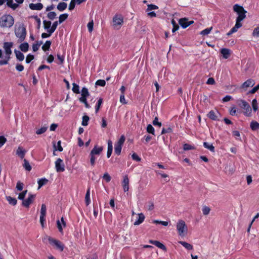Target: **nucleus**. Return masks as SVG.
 I'll list each match as a JSON object with an SVG mask.
<instances>
[{
    "instance_id": "1",
    "label": "nucleus",
    "mask_w": 259,
    "mask_h": 259,
    "mask_svg": "<svg viewBox=\"0 0 259 259\" xmlns=\"http://www.w3.org/2000/svg\"><path fill=\"white\" fill-rule=\"evenodd\" d=\"M233 9L237 14L238 16L236 19L235 26L227 34L228 36L237 32L238 29L242 27V24L241 22L246 18V14L247 13V11L242 6L238 4L234 5Z\"/></svg>"
},
{
    "instance_id": "2",
    "label": "nucleus",
    "mask_w": 259,
    "mask_h": 259,
    "mask_svg": "<svg viewBox=\"0 0 259 259\" xmlns=\"http://www.w3.org/2000/svg\"><path fill=\"white\" fill-rule=\"evenodd\" d=\"M14 23V19L10 15H4L0 18V26L3 28H10Z\"/></svg>"
},
{
    "instance_id": "3",
    "label": "nucleus",
    "mask_w": 259,
    "mask_h": 259,
    "mask_svg": "<svg viewBox=\"0 0 259 259\" xmlns=\"http://www.w3.org/2000/svg\"><path fill=\"white\" fill-rule=\"evenodd\" d=\"M15 34L19 38L20 42H22L25 39L27 32L25 26L23 25H19L15 30Z\"/></svg>"
},
{
    "instance_id": "4",
    "label": "nucleus",
    "mask_w": 259,
    "mask_h": 259,
    "mask_svg": "<svg viewBox=\"0 0 259 259\" xmlns=\"http://www.w3.org/2000/svg\"><path fill=\"white\" fill-rule=\"evenodd\" d=\"M177 229L178 234L181 236H184L187 234L188 228L185 222L182 220H179L177 224Z\"/></svg>"
},
{
    "instance_id": "5",
    "label": "nucleus",
    "mask_w": 259,
    "mask_h": 259,
    "mask_svg": "<svg viewBox=\"0 0 259 259\" xmlns=\"http://www.w3.org/2000/svg\"><path fill=\"white\" fill-rule=\"evenodd\" d=\"M48 239L49 243L55 249L59 250L60 251H62L63 250L64 245L61 241L51 237H48Z\"/></svg>"
},
{
    "instance_id": "6",
    "label": "nucleus",
    "mask_w": 259,
    "mask_h": 259,
    "mask_svg": "<svg viewBox=\"0 0 259 259\" xmlns=\"http://www.w3.org/2000/svg\"><path fill=\"white\" fill-rule=\"evenodd\" d=\"M113 27L115 29H119L123 23V18L120 15L116 14L112 20Z\"/></svg>"
},
{
    "instance_id": "7",
    "label": "nucleus",
    "mask_w": 259,
    "mask_h": 259,
    "mask_svg": "<svg viewBox=\"0 0 259 259\" xmlns=\"http://www.w3.org/2000/svg\"><path fill=\"white\" fill-rule=\"evenodd\" d=\"M240 107L244 110V114L246 116H251L252 110L249 104L245 100H241L239 104Z\"/></svg>"
},
{
    "instance_id": "8",
    "label": "nucleus",
    "mask_w": 259,
    "mask_h": 259,
    "mask_svg": "<svg viewBox=\"0 0 259 259\" xmlns=\"http://www.w3.org/2000/svg\"><path fill=\"white\" fill-rule=\"evenodd\" d=\"M125 141V137L122 135L119 140L114 144V152L117 155L121 153L122 145Z\"/></svg>"
},
{
    "instance_id": "9",
    "label": "nucleus",
    "mask_w": 259,
    "mask_h": 259,
    "mask_svg": "<svg viewBox=\"0 0 259 259\" xmlns=\"http://www.w3.org/2000/svg\"><path fill=\"white\" fill-rule=\"evenodd\" d=\"M207 117L214 121H219L221 117V114L218 111L210 110L207 114Z\"/></svg>"
},
{
    "instance_id": "10",
    "label": "nucleus",
    "mask_w": 259,
    "mask_h": 259,
    "mask_svg": "<svg viewBox=\"0 0 259 259\" xmlns=\"http://www.w3.org/2000/svg\"><path fill=\"white\" fill-rule=\"evenodd\" d=\"M64 164L63 160L59 158L55 161V168L57 172H63L65 170Z\"/></svg>"
},
{
    "instance_id": "11",
    "label": "nucleus",
    "mask_w": 259,
    "mask_h": 259,
    "mask_svg": "<svg viewBox=\"0 0 259 259\" xmlns=\"http://www.w3.org/2000/svg\"><path fill=\"white\" fill-rule=\"evenodd\" d=\"M35 196V194L29 193L28 198L23 201L22 205L26 207H29L30 204L34 200Z\"/></svg>"
},
{
    "instance_id": "12",
    "label": "nucleus",
    "mask_w": 259,
    "mask_h": 259,
    "mask_svg": "<svg viewBox=\"0 0 259 259\" xmlns=\"http://www.w3.org/2000/svg\"><path fill=\"white\" fill-rule=\"evenodd\" d=\"M13 43L12 42H5L4 44V49L6 55L12 54L11 48L13 47Z\"/></svg>"
},
{
    "instance_id": "13",
    "label": "nucleus",
    "mask_w": 259,
    "mask_h": 259,
    "mask_svg": "<svg viewBox=\"0 0 259 259\" xmlns=\"http://www.w3.org/2000/svg\"><path fill=\"white\" fill-rule=\"evenodd\" d=\"M123 190L125 192H127L129 189V179L127 175H125L122 182Z\"/></svg>"
},
{
    "instance_id": "14",
    "label": "nucleus",
    "mask_w": 259,
    "mask_h": 259,
    "mask_svg": "<svg viewBox=\"0 0 259 259\" xmlns=\"http://www.w3.org/2000/svg\"><path fill=\"white\" fill-rule=\"evenodd\" d=\"M103 150V148L102 147H99L97 145H95L90 153L95 155H99Z\"/></svg>"
},
{
    "instance_id": "15",
    "label": "nucleus",
    "mask_w": 259,
    "mask_h": 259,
    "mask_svg": "<svg viewBox=\"0 0 259 259\" xmlns=\"http://www.w3.org/2000/svg\"><path fill=\"white\" fill-rule=\"evenodd\" d=\"M26 153V151L21 146H19L16 151V155L18 156L20 158H24L25 155Z\"/></svg>"
},
{
    "instance_id": "16",
    "label": "nucleus",
    "mask_w": 259,
    "mask_h": 259,
    "mask_svg": "<svg viewBox=\"0 0 259 259\" xmlns=\"http://www.w3.org/2000/svg\"><path fill=\"white\" fill-rule=\"evenodd\" d=\"M29 7L32 10H41L43 8V5L40 3L37 4L31 3Z\"/></svg>"
},
{
    "instance_id": "17",
    "label": "nucleus",
    "mask_w": 259,
    "mask_h": 259,
    "mask_svg": "<svg viewBox=\"0 0 259 259\" xmlns=\"http://www.w3.org/2000/svg\"><path fill=\"white\" fill-rule=\"evenodd\" d=\"M81 93V96L80 98H79V100L87 99V97H88L90 96V93L89 92L88 89L85 87H83L82 88Z\"/></svg>"
},
{
    "instance_id": "18",
    "label": "nucleus",
    "mask_w": 259,
    "mask_h": 259,
    "mask_svg": "<svg viewBox=\"0 0 259 259\" xmlns=\"http://www.w3.org/2000/svg\"><path fill=\"white\" fill-rule=\"evenodd\" d=\"M149 243L155 245L163 250H166V247L158 241L150 240H149Z\"/></svg>"
},
{
    "instance_id": "19",
    "label": "nucleus",
    "mask_w": 259,
    "mask_h": 259,
    "mask_svg": "<svg viewBox=\"0 0 259 259\" xmlns=\"http://www.w3.org/2000/svg\"><path fill=\"white\" fill-rule=\"evenodd\" d=\"M255 82L253 79H249L245 81L241 85V88L246 89L247 88L253 87Z\"/></svg>"
},
{
    "instance_id": "20",
    "label": "nucleus",
    "mask_w": 259,
    "mask_h": 259,
    "mask_svg": "<svg viewBox=\"0 0 259 259\" xmlns=\"http://www.w3.org/2000/svg\"><path fill=\"white\" fill-rule=\"evenodd\" d=\"M221 53L224 59H228L230 57L231 51L228 49L223 48L221 50Z\"/></svg>"
},
{
    "instance_id": "21",
    "label": "nucleus",
    "mask_w": 259,
    "mask_h": 259,
    "mask_svg": "<svg viewBox=\"0 0 259 259\" xmlns=\"http://www.w3.org/2000/svg\"><path fill=\"white\" fill-rule=\"evenodd\" d=\"M145 219V216L143 213L138 214V219L134 222V225H139L143 222Z\"/></svg>"
},
{
    "instance_id": "22",
    "label": "nucleus",
    "mask_w": 259,
    "mask_h": 259,
    "mask_svg": "<svg viewBox=\"0 0 259 259\" xmlns=\"http://www.w3.org/2000/svg\"><path fill=\"white\" fill-rule=\"evenodd\" d=\"M188 20L187 18H181L179 20V23L183 28L185 29L188 27Z\"/></svg>"
},
{
    "instance_id": "23",
    "label": "nucleus",
    "mask_w": 259,
    "mask_h": 259,
    "mask_svg": "<svg viewBox=\"0 0 259 259\" xmlns=\"http://www.w3.org/2000/svg\"><path fill=\"white\" fill-rule=\"evenodd\" d=\"M14 53H15L16 58L19 61H22L24 60V55L22 53L17 50H14Z\"/></svg>"
},
{
    "instance_id": "24",
    "label": "nucleus",
    "mask_w": 259,
    "mask_h": 259,
    "mask_svg": "<svg viewBox=\"0 0 259 259\" xmlns=\"http://www.w3.org/2000/svg\"><path fill=\"white\" fill-rule=\"evenodd\" d=\"M250 127L252 131H257L259 128V123L256 121L252 120L250 122Z\"/></svg>"
},
{
    "instance_id": "25",
    "label": "nucleus",
    "mask_w": 259,
    "mask_h": 259,
    "mask_svg": "<svg viewBox=\"0 0 259 259\" xmlns=\"http://www.w3.org/2000/svg\"><path fill=\"white\" fill-rule=\"evenodd\" d=\"M67 7V4L65 2H61L58 4L57 9L61 12L64 11Z\"/></svg>"
},
{
    "instance_id": "26",
    "label": "nucleus",
    "mask_w": 259,
    "mask_h": 259,
    "mask_svg": "<svg viewBox=\"0 0 259 259\" xmlns=\"http://www.w3.org/2000/svg\"><path fill=\"white\" fill-rule=\"evenodd\" d=\"M203 146L206 148L210 150L212 152H214L215 151L214 147L213 146L212 144L208 143V142H204Z\"/></svg>"
},
{
    "instance_id": "27",
    "label": "nucleus",
    "mask_w": 259,
    "mask_h": 259,
    "mask_svg": "<svg viewBox=\"0 0 259 259\" xmlns=\"http://www.w3.org/2000/svg\"><path fill=\"white\" fill-rule=\"evenodd\" d=\"M48 182V180L46 178H41L38 180L37 183L38 185V189H40L44 185H46Z\"/></svg>"
},
{
    "instance_id": "28",
    "label": "nucleus",
    "mask_w": 259,
    "mask_h": 259,
    "mask_svg": "<svg viewBox=\"0 0 259 259\" xmlns=\"http://www.w3.org/2000/svg\"><path fill=\"white\" fill-rule=\"evenodd\" d=\"M19 48L21 51L23 52H26L28 51L29 45L27 42H25L20 45Z\"/></svg>"
},
{
    "instance_id": "29",
    "label": "nucleus",
    "mask_w": 259,
    "mask_h": 259,
    "mask_svg": "<svg viewBox=\"0 0 259 259\" xmlns=\"http://www.w3.org/2000/svg\"><path fill=\"white\" fill-rule=\"evenodd\" d=\"M179 243L188 250H192L193 245L185 241H180Z\"/></svg>"
},
{
    "instance_id": "30",
    "label": "nucleus",
    "mask_w": 259,
    "mask_h": 259,
    "mask_svg": "<svg viewBox=\"0 0 259 259\" xmlns=\"http://www.w3.org/2000/svg\"><path fill=\"white\" fill-rule=\"evenodd\" d=\"M7 200L9 202V204L12 205H16L17 202V200L16 198H13L11 196L6 197Z\"/></svg>"
},
{
    "instance_id": "31",
    "label": "nucleus",
    "mask_w": 259,
    "mask_h": 259,
    "mask_svg": "<svg viewBox=\"0 0 259 259\" xmlns=\"http://www.w3.org/2000/svg\"><path fill=\"white\" fill-rule=\"evenodd\" d=\"M85 202L87 205H89L91 203L90 200V189L89 188L86 192L85 196Z\"/></svg>"
},
{
    "instance_id": "32",
    "label": "nucleus",
    "mask_w": 259,
    "mask_h": 259,
    "mask_svg": "<svg viewBox=\"0 0 259 259\" xmlns=\"http://www.w3.org/2000/svg\"><path fill=\"white\" fill-rule=\"evenodd\" d=\"M23 165L25 169L28 171H30L32 169L31 166L30 165L29 162L26 159H24V163Z\"/></svg>"
},
{
    "instance_id": "33",
    "label": "nucleus",
    "mask_w": 259,
    "mask_h": 259,
    "mask_svg": "<svg viewBox=\"0 0 259 259\" xmlns=\"http://www.w3.org/2000/svg\"><path fill=\"white\" fill-rule=\"evenodd\" d=\"M41 44H42V41H37L36 43L33 44L32 45L33 51L36 52Z\"/></svg>"
},
{
    "instance_id": "34",
    "label": "nucleus",
    "mask_w": 259,
    "mask_h": 259,
    "mask_svg": "<svg viewBox=\"0 0 259 259\" xmlns=\"http://www.w3.org/2000/svg\"><path fill=\"white\" fill-rule=\"evenodd\" d=\"M43 23L44 24V29L49 33V31L51 27V22L50 21L44 20Z\"/></svg>"
},
{
    "instance_id": "35",
    "label": "nucleus",
    "mask_w": 259,
    "mask_h": 259,
    "mask_svg": "<svg viewBox=\"0 0 259 259\" xmlns=\"http://www.w3.org/2000/svg\"><path fill=\"white\" fill-rule=\"evenodd\" d=\"M59 24V21H56L54 22L53 24H52V26H51V28L50 29V30L49 31V33H53L55 31V30L56 29L57 27V26H58V25Z\"/></svg>"
},
{
    "instance_id": "36",
    "label": "nucleus",
    "mask_w": 259,
    "mask_h": 259,
    "mask_svg": "<svg viewBox=\"0 0 259 259\" xmlns=\"http://www.w3.org/2000/svg\"><path fill=\"white\" fill-rule=\"evenodd\" d=\"M68 17V14L67 13H64L60 15L59 17V23H62L63 22H64L65 20L67 19Z\"/></svg>"
},
{
    "instance_id": "37",
    "label": "nucleus",
    "mask_w": 259,
    "mask_h": 259,
    "mask_svg": "<svg viewBox=\"0 0 259 259\" xmlns=\"http://www.w3.org/2000/svg\"><path fill=\"white\" fill-rule=\"evenodd\" d=\"M146 131L147 133L155 136V130L151 124H149L147 125Z\"/></svg>"
},
{
    "instance_id": "38",
    "label": "nucleus",
    "mask_w": 259,
    "mask_h": 259,
    "mask_svg": "<svg viewBox=\"0 0 259 259\" xmlns=\"http://www.w3.org/2000/svg\"><path fill=\"white\" fill-rule=\"evenodd\" d=\"M51 44L52 42L50 40H47L45 44L42 46V49L45 51L49 50L50 48Z\"/></svg>"
},
{
    "instance_id": "39",
    "label": "nucleus",
    "mask_w": 259,
    "mask_h": 259,
    "mask_svg": "<svg viewBox=\"0 0 259 259\" xmlns=\"http://www.w3.org/2000/svg\"><path fill=\"white\" fill-rule=\"evenodd\" d=\"M90 120V118L88 115H84L82 117V120L81 124L83 126H87L88 125V122Z\"/></svg>"
},
{
    "instance_id": "40",
    "label": "nucleus",
    "mask_w": 259,
    "mask_h": 259,
    "mask_svg": "<svg viewBox=\"0 0 259 259\" xmlns=\"http://www.w3.org/2000/svg\"><path fill=\"white\" fill-rule=\"evenodd\" d=\"M72 85V91L75 94H79L80 93L79 85L75 83H73Z\"/></svg>"
},
{
    "instance_id": "41",
    "label": "nucleus",
    "mask_w": 259,
    "mask_h": 259,
    "mask_svg": "<svg viewBox=\"0 0 259 259\" xmlns=\"http://www.w3.org/2000/svg\"><path fill=\"white\" fill-rule=\"evenodd\" d=\"M252 107L253 111L256 112L258 110V103L256 99H253L252 101Z\"/></svg>"
},
{
    "instance_id": "42",
    "label": "nucleus",
    "mask_w": 259,
    "mask_h": 259,
    "mask_svg": "<svg viewBox=\"0 0 259 259\" xmlns=\"http://www.w3.org/2000/svg\"><path fill=\"white\" fill-rule=\"evenodd\" d=\"M183 149L185 151H188L190 150H194L195 147L194 146L191 145L189 144H185L183 145Z\"/></svg>"
},
{
    "instance_id": "43",
    "label": "nucleus",
    "mask_w": 259,
    "mask_h": 259,
    "mask_svg": "<svg viewBox=\"0 0 259 259\" xmlns=\"http://www.w3.org/2000/svg\"><path fill=\"white\" fill-rule=\"evenodd\" d=\"M90 163L92 166H94L95 164V161L96 159V155L94 154H92L91 153H90Z\"/></svg>"
},
{
    "instance_id": "44",
    "label": "nucleus",
    "mask_w": 259,
    "mask_h": 259,
    "mask_svg": "<svg viewBox=\"0 0 259 259\" xmlns=\"http://www.w3.org/2000/svg\"><path fill=\"white\" fill-rule=\"evenodd\" d=\"M47 128H48L47 126H44L43 127H41L40 128L37 130L36 131V134L37 135H41V134L45 133L47 130Z\"/></svg>"
},
{
    "instance_id": "45",
    "label": "nucleus",
    "mask_w": 259,
    "mask_h": 259,
    "mask_svg": "<svg viewBox=\"0 0 259 259\" xmlns=\"http://www.w3.org/2000/svg\"><path fill=\"white\" fill-rule=\"evenodd\" d=\"M202 211L203 214L204 215H206L209 213L210 211V208L207 206H204L202 207Z\"/></svg>"
},
{
    "instance_id": "46",
    "label": "nucleus",
    "mask_w": 259,
    "mask_h": 259,
    "mask_svg": "<svg viewBox=\"0 0 259 259\" xmlns=\"http://www.w3.org/2000/svg\"><path fill=\"white\" fill-rule=\"evenodd\" d=\"M212 29V27H209V28H207L203 30L202 31H201L200 32V34H201L202 35H207L210 32Z\"/></svg>"
},
{
    "instance_id": "47",
    "label": "nucleus",
    "mask_w": 259,
    "mask_h": 259,
    "mask_svg": "<svg viewBox=\"0 0 259 259\" xmlns=\"http://www.w3.org/2000/svg\"><path fill=\"white\" fill-rule=\"evenodd\" d=\"M56 13L55 12H50L47 14L48 18L50 20H54L56 17Z\"/></svg>"
},
{
    "instance_id": "48",
    "label": "nucleus",
    "mask_w": 259,
    "mask_h": 259,
    "mask_svg": "<svg viewBox=\"0 0 259 259\" xmlns=\"http://www.w3.org/2000/svg\"><path fill=\"white\" fill-rule=\"evenodd\" d=\"M252 35L255 37H259V26L256 27L253 29Z\"/></svg>"
},
{
    "instance_id": "49",
    "label": "nucleus",
    "mask_w": 259,
    "mask_h": 259,
    "mask_svg": "<svg viewBox=\"0 0 259 259\" xmlns=\"http://www.w3.org/2000/svg\"><path fill=\"white\" fill-rule=\"evenodd\" d=\"M106 84V81L103 79H99L96 81V85L100 86V87H104Z\"/></svg>"
},
{
    "instance_id": "50",
    "label": "nucleus",
    "mask_w": 259,
    "mask_h": 259,
    "mask_svg": "<svg viewBox=\"0 0 259 259\" xmlns=\"http://www.w3.org/2000/svg\"><path fill=\"white\" fill-rule=\"evenodd\" d=\"M152 124L154 126H158L159 127L161 126L162 123L161 122L158 121V118L157 117H155L153 120Z\"/></svg>"
},
{
    "instance_id": "51",
    "label": "nucleus",
    "mask_w": 259,
    "mask_h": 259,
    "mask_svg": "<svg viewBox=\"0 0 259 259\" xmlns=\"http://www.w3.org/2000/svg\"><path fill=\"white\" fill-rule=\"evenodd\" d=\"M47 211V207L45 204H42L40 209V215H46Z\"/></svg>"
},
{
    "instance_id": "52",
    "label": "nucleus",
    "mask_w": 259,
    "mask_h": 259,
    "mask_svg": "<svg viewBox=\"0 0 259 259\" xmlns=\"http://www.w3.org/2000/svg\"><path fill=\"white\" fill-rule=\"evenodd\" d=\"M153 223L156 224H159L164 226H167L168 224V223L166 221H161L159 220H154Z\"/></svg>"
},
{
    "instance_id": "53",
    "label": "nucleus",
    "mask_w": 259,
    "mask_h": 259,
    "mask_svg": "<svg viewBox=\"0 0 259 259\" xmlns=\"http://www.w3.org/2000/svg\"><path fill=\"white\" fill-rule=\"evenodd\" d=\"M233 136L238 140H241L240 133L238 131H234L232 132Z\"/></svg>"
},
{
    "instance_id": "54",
    "label": "nucleus",
    "mask_w": 259,
    "mask_h": 259,
    "mask_svg": "<svg viewBox=\"0 0 259 259\" xmlns=\"http://www.w3.org/2000/svg\"><path fill=\"white\" fill-rule=\"evenodd\" d=\"M172 130L171 127H169L168 128H163L162 129V131H161V134H166V133H172Z\"/></svg>"
},
{
    "instance_id": "55",
    "label": "nucleus",
    "mask_w": 259,
    "mask_h": 259,
    "mask_svg": "<svg viewBox=\"0 0 259 259\" xmlns=\"http://www.w3.org/2000/svg\"><path fill=\"white\" fill-rule=\"evenodd\" d=\"M24 186V184L20 181H18L16 185V189L18 191H22Z\"/></svg>"
},
{
    "instance_id": "56",
    "label": "nucleus",
    "mask_w": 259,
    "mask_h": 259,
    "mask_svg": "<svg viewBox=\"0 0 259 259\" xmlns=\"http://www.w3.org/2000/svg\"><path fill=\"white\" fill-rule=\"evenodd\" d=\"M34 59V56L30 54H28L26 58V63L28 64Z\"/></svg>"
},
{
    "instance_id": "57",
    "label": "nucleus",
    "mask_w": 259,
    "mask_h": 259,
    "mask_svg": "<svg viewBox=\"0 0 259 259\" xmlns=\"http://www.w3.org/2000/svg\"><path fill=\"white\" fill-rule=\"evenodd\" d=\"M103 178L107 182H109L111 179L110 176L107 172H106L104 174V175L103 176Z\"/></svg>"
},
{
    "instance_id": "58",
    "label": "nucleus",
    "mask_w": 259,
    "mask_h": 259,
    "mask_svg": "<svg viewBox=\"0 0 259 259\" xmlns=\"http://www.w3.org/2000/svg\"><path fill=\"white\" fill-rule=\"evenodd\" d=\"M132 158L134 160L138 162L140 161L141 160V158L135 153L132 155Z\"/></svg>"
},
{
    "instance_id": "59",
    "label": "nucleus",
    "mask_w": 259,
    "mask_h": 259,
    "mask_svg": "<svg viewBox=\"0 0 259 259\" xmlns=\"http://www.w3.org/2000/svg\"><path fill=\"white\" fill-rule=\"evenodd\" d=\"M6 142L7 139L5 137L0 136V147H2Z\"/></svg>"
},
{
    "instance_id": "60",
    "label": "nucleus",
    "mask_w": 259,
    "mask_h": 259,
    "mask_svg": "<svg viewBox=\"0 0 259 259\" xmlns=\"http://www.w3.org/2000/svg\"><path fill=\"white\" fill-rule=\"evenodd\" d=\"M93 26H94L93 21H92L89 22L88 23V28L89 31L90 32H92V31L93 30Z\"/></svg>"
},
{
    "instance_id": "61",
    "label": "nucleus",
    "mask_w": 259,
    "mask_h": 259,
    "mask_svg": "<svg viewBox=\"0 0 259 259\" xmlns=\"http://www.w3.org/2000/svg\"><path fill=\"white\" fill-rule=\"evenodd\" d=\"M46 215H40V223L42 228L44 227V223L46 221Z\"/></svg>"
},
{
    "instance_id": "62",
    "label": "nucleus",
    "mask_w": 259,
    "mask_h": 259,
    "mask_svg": "<svg viewBox=\"0 0 259 259\" xmlns=\"http://www.w3.org/2000/svg\"><path fill=\"white\" fill-rule=\"evenodd\" d=\"M16 69L19 72H21L24 70V66L21 64H17L16 66Z\"/></svg>"
},
{
    "instance_id": "63",
    "label": "nucleus",
    "mask_w": 259,
    "mask_h": 259,
    "mask_svg": "<svg viewBox=\"0 0 259 259\" xmlns=\"http://www.w3.org/2000/svg\"><path fill=\"white\" fill-rule=\"evenodd\" d=\"M57 59L60 61L59 64H63L64 61V56H61L60 54H57Z\"/></svg>"
},
{
    "instance_id": "64",
    "label": "nucleus",
    "mask_w": 259,
    "mask_h": 259,
    "mask_svg": "<svg viewBox=\"0 0 259 259\" xmlns=\"http://www.w3.org/2000/svg\"><path fill=\"white\" fill-rule=\"evenodd\" d=\"M259 89V84L249 91V94H254Z\"/></svg>"
}]
</instances>
